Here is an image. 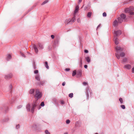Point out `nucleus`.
Here are the masks:
<instances>
[{
  "instance_id": "1",
  "label": "nucleus",
  "mask_w": 134,
  "mask_h": 134,
  "mask_svg": "<svg viewBox=\"0 0 134 134\" xmlns=\"http://www.w3.org/2000/svg\"><path fill=\"white\" fill-rule=\"evenodd\" d=\"M40 102L38 101V100H36L34 102L32 103V107L31 109V112L32 113H33L34 111V109L35 108H37L39 110L40 109L41 107V105H39Z\"/></svg>"
},
{
  "instance_id": "2",
  "label": "nucleus",
  "mask_w": 134,
  "mask_h": 134,
  "mask_svg": "<svg viewBox=\"0 0 134 134\" xmlns=\"http://www.w3.org/2000/svg\"><path fill=\"white\" fill-rule=\"evenodd\" d=\"M115 49L116 51V53H115V56L118 59H120V56L119 54V53L120 52L123 51V49L121 48L120 47L116 46L115 48Z\"/></svg>"
},
{
  "instance_id": "3",
  "label": "nucleus",
  "mask_w": 134,
  "mask_h": 134,
  "mask_svg": "<svg viewBox=\"0 0 134 134\" xmlns=\"http://www.w3.org/2000/svg\"><path fill=\"white\" fill-rule=\"evenodd\" d=\"M42 96V94L40 92L39 90L37 89L35 92V94L34 96L36 100H38V99L41 98Z\"/></svg>"
},
{
  "instance_id": "4",
  "label": "nucleus",
  "mask_w": 134,
  "mask_h": 134,
  "mask_svg": "<svg viewBox=\"0 0 134 134\" xmlns=\"http://www.w3.org/2000/svg\"><path fill=\"white\" fill-rule=\"evenodd\" d=\"M76 14H74V16L71 19H69L68 20H66L65 21L66 24H68L69 23H70L71 22H74L76 20L75 19V17H76Z\"/></svg>"
},
{
  "instance_id": "5",
  "label": "nucleus",
  "mask_w": 134,
  "mask_h": 134,
  "mask_svg": "<svg viewBox=\"0 0 134 134\" xmlns=\"http://www.w3.org/2000/svg\"><path fill=\"white\" fill-rule=\"evenodd\" d=\"M114 34H115L114 36V38L117 37L118 36L120 35L121 34V31L120 30L115 31L114 32Z\"/></svg>"
},
{
  "instance_id": "6",
  "label": "nucleus",
  "mask_w": 134,
  "mask_h": 134,
  "mask_svg": "<svg viewBox=\"0 0 134 134\" xmlns=\"http://www.w3.org/2000/svg\"><path fill=\"white\" fill-rule=\"evenodd\" d=\"M82 70L81 69H79L77 71V77H80L82 76Z\"/></svg>"
},
{
  "instance_id": "7",
  "label": "nucleus",
  "mask_w": 134,
  "mask_h": 134,
  "mask_svg": "<svg viewBox=\"0 0 134 134\" xmlns=\"http://www.w3.org/2000/svg\"><path fill=\"white\" fill-rule=\"evenodd\" d=\"M45 83V81L43 80L38 82L36 83L37 85L39 86H43Z\"/></svg>"
},
{
  "instance_id": "8",
  "label": "nucleus",
  "mask_w": 134,
  "mask_h": 134,
  "mask_svg": "<svg viewBox=\"0 0 134 134\" xmlns=\"http://www.w3.org/2000/svg\"><path fill=\"white\" fill-rule=\"evenodd\" d=\"M37 45L39 47V49H42L44 48L43 44L42 43L39 42L38 43Z\"/></svg>"
},
{
  "instance_id": "9",
  "label": "nucleus",
  "mask_w": 134,
  "mask_h": 134,
  "mask_svg": "<svg viewBox=\"0 0 134 134\" xmlns=\"http://www.w3.org/2000/svg\"><path fill=\"white\" fill-rule=\"evenodd\" d=\"M12 74H10L7 75H5V79H8L12 77Z\"/></svg>"
},
{
  "instance_id": "10",
  "label": "nucleus",
  "mask_w": 134,
  "mask_h": 134,
  "mask_svg": "<svg viewBox=\"0 0 134 134\" xmlns=\"http://www.w3.org/2000/svg\"><path fill=\"white\" fill-rule=\"evenodd\" d=\"M131 65L130 64H126L124 65V68L126 69L129 70L131 69Z\"/></svg>"
},
{
  "instance_id": "11",
  "label": "nucleus",
  "mask_w": 134,
  "mask_h": 134,
  "mask_svg": "<svg viewBox=\"0 0 134 134\" xmlns=\"http://www.w3.org/2000/svg\"><path fill=\"white\" fill-rule=\"evenodd\" d=\"M120 17L124 21H125L126 20V15L124 14H122L120 15Z\"/></svg>"
},
{
  "instance_id": "12",
  "label": "nucleus",
  "mask_w": 134,
  "mask_h": 134,
  "mask_svg": "<svg viewBox=\"0 0 134 134\" xmlns=\"http://www.w3.org/2000/svg\"><path fill=\"white\" fill-rule=\"evenodd\" d=\"M58 42L59 41L58 40H55L53 43V46L54 47H55L58 45Z\"/></svg>"
},
{
  "instance_id": "13",
  "label": "nucleus",
  "mask_w": 134,
  "mask_h": 134,
  "mask_svg": "<svg viewBox=\"0 0 134 134\" xmlns=\"http://www.w3.org/2000/svg\"><path fill=\"white\" fill-rule=\"evenodd\" d=\"M33 47L34 48L35 51L36 53H37L38 52V50L37 48L36 45L34 44L33 46Z\"/></svg>"
},
{
  "instance_id": "14",
  "label": "nucleus",
  "mask_w": 134,
  "mask_h": 134,
  "mask_svg": "<svg viewBox=\"0 0 134 134\" xmlns=\"http://www.w3.org/2000/svg\"><path fill=\"white\" fill-rule=\"evenodd\" d=\"M79 9V7L78 5H77L75 8V9L74 11V14H76V13L78 12Z\"/></svg>"
},
{
  "instance_id": "15",
  "label": "nucleus",
  "mask_w": 134,
  "mask_h": 134,
  "mask_svg": "<svg viewBox=\"0 0 134 134\" xmlns=\"http://www.w3.org/2000/svg\"><path fill=\"white\" fill-rule=\"evenodd\" d=\"M35 79L36 80L38 81H40V79L39 75H36L35 76Z\"/></svg>"
},
{
  "instance_id": "16",
  "label": "nucleus",
  "mask_w": 134,
  "mask_h": 134,
  "mask_svg": "<svg viewBox=\"0 0 134 134\" xmlns=\"http://www.w3.org/2000/svg\"><path fill=\"white\" fill-rule=\"evenodd\" d=\"M11 58L12 56L10 54H8L7 55L6 59L7 60L9 61L10 59Z\"/></svg>"
},
{
  "instance_id": "17",
  "label": "nucleus",
  "mask_w": 134,
  "mask_h": 134,
  "mask_svg": "<svg viewBox=\"0 0 134 134\" xmlns=\"http://www.w3.org/2000/svg\"><path fill=\"white\" fill-rule=\"evenodd\" d=\"M30 106L29 103L27 104L26 106V108L28 111H30Z\"/></svg>"
},
{
  "instance_id": "18",
  "label": "nucleus",
  "mask_w": 134,
  "mask_h": 134,
  "mask_svg": "<svg viewBox=\"0 0 134 134\" xmlns=\"http://www.w3.org/2000/svg\"><path fill=\"white\" fill-rule=\"evenodd\" d=\"M85 59L88 63H89L90 62L91 60L89 57H85Z\"/></svg>"
},
{
  "instance_id": "19",
  "label": "nucleus",
  "mask_w": 134,
  "mask_h": 134,
  "mask_svg": "<svg viewBox=\"0 0 134 134\" xmlns=\"http://www.w3.org/2000/svg\"><path fill=\"white\" fill-rule=\"evenodd\" d=\"M118 22L117 20H115L113 23V25L115 26H117L118 25Z\"/></svg>"
},
{
  "instance_id": "20",
  "label": "nucleus",
  "mask_w": 134,
  "mask_h": 134,
  "mask_svg": "<svg viewBox=\"0 0 134 134\" xmlns=\"http://www.w3.org/2000/svg\"><path fill=\"white\" fill-rule=\"evenodd\" d=\"M90 93V94L91 95V92H90V91L89 90H87L86 93V96L87 97V99H88V98L89 97V93Z\"/></svg>"
},
{
  "instance_id": "21",
  "label": "nucleus",
  "mask_w": 134,
  "mask_h": 134,
  "mask_svg": "<svg viewBox=\"0 0 134 134\" xmlns=\"http://www.w3.org/2000/svg\"><path fill=\"white\" fill-rule=\"evenodd\" d=\"M117 19L118 21V23H121L123 20L121 17H118Z\"/></svg>"
},
{
  "instance_id": "22",
  "label": "nucleus",
  "mask_w": 134,
  "mask_h": 134,
  "mask_svg": "<svg viewBox=\"0 0 134 134\" xmlns=\"http://www.w3.org/2000/svg\"><path fill=\"white\" fill-rule=\"evenodd\" d=\"M115 38V39L114 41L116 45H117L119 44V41H118V39L116 37Z\"/></svg>"
},
{
  "instance_id": "23",
  "label": "nucleus",
  "mask_w": 134,
  "mask_h": 134,
  "mask_svg": "<svg viewBox=\"0 0 134 134\" xmlns=\"http://www.w3.org/2000/svg\"><path fill=\"white\" fill-rule=\"evenodd\" d=\"M130 9L129 8H126L125 10V13H129L130 12Z\"/></svg>"
},
{
  "instance_id": "24",
  "label": "nucleus",
  "mask_w": 134,
  "mask_h": 134,
  "mask_svg": "<svg viewBox=\"0 0 134 134\" xmlns=\"http://www.w3.org/2000/svg\"><path fill=\"white\" fill-rule=\"evenodd\" d=\"M45 66L47 69H49V67L48 65V63L47 62H45Z\"/></svg>"
},
{
  "instance_id": "25",
  "label": "nucleus",
  "mask_w": 134,
  "mask_h": 134,
  "mask_svg": "<svg viewBox=\"0 0 134 134\" xmlns=\"http://www.w3.org/2000/svg\"><path fill=\"white\" fill-rule=\"evenodd\" d=\"M34 90L33 89H30L29 91V93L30 94H32L34 92Z\"/></svg>"
},
{
  "instance_id": "26",
  "label": "nucleus",
  "mask_w": 134,
  "mask_h": 134,
  "mask_svg": "<svg viewBox=\"0 0 134 134\" xmlns=\"http://www.w3.org/2000/svg\"><path fill=\"white\" fill-rule=\"evenodd\" d=\"M76 74L77 75V71L76 70H74L72 73V76H74Z\"/></svg>"
},
{
  "instance_id": "27",
  "label": "nucleus",
  "mask_w": 134,
  "mask_h": 134,
  "mask_svg": "<svg viewBox=\"0 0 134 134\" xmlns=\"http://www.w3.org/2000/svg\"><path fill=\"white\" fill-rule=\"evenodd\" d=\"M92 13L91 12H88L87 14V16L89 18L91 17V16Z\"/></svg>"
},
{
  "instance_id": "28",
  "label": "nucleus",
  "mask_w": 134,
  "mask_h": 134,
  "mask_svg": "<svg viewBox=\"0 0 134 134\" xmlns=\"http://www.w3.org/2000/svg\"><path fill=\"white\" fill-rule=\"evenodd\" d=\"M130 9V11H134V7L133 6L130 7L129 8Z\"/></svg>"
},
{
  "instance_id": "29",
  "label": "nucleus",
  "mask_w": 134,
  "mask_h": 134,
  "mask_svg": "<svg viewBox=\"0 0 134 134\" xmlns=\"http://www.w3.org/2000/svg\"><path fill=\"white\" fill-rule=\"evenodd\" d=\"M125 53L124 52H122L120 53L119 55L120 56H121V57H123L125 56Z\"/></svg>"
},
{
  "instance_id": "30",
  "label": "nucleus",
  "mask_w": 134,
  "mask_h": 134,
  "mask_svg": "<svg viewBox=\"0 0 134 134\" xmlns=\"http://www.w3.org/2000/svg\"><path fill=\"white\" fill-rule=\"evenodd\" d=\"M48 1V0H46L44 1L42 4L41 5H44L47 3Z\"/></svg>"
},
{
  "instance_id": "31",
  "label": "nucleus",
  "mask_w": 134,
  "mask_h": 134,
  "mask_svg": "<svg viewBox=\"0 0 134 134\" xmlns=\"http://www.w3.org/2000/svg\"><path fill=\"white\" fill-rule=\"evenodd\" d=\"M73 93H70L69 95V96L70 98H72L73 97Z\"/></svg>"
},
{
  "instance_id": "32",
  "label": "nucleus",
  "mask_w": 134,
  "mask_h": 134,
  "mask_svg": "<svg viewBox=\"0 0 134 134\" xmlns=\"http://www.w3.org/2000/svg\"><path fill=\"white\" fill-rule=\"evenodd\" d=\"M127 61V59L126 58H124L123 60H122V62H126Z\"/></svg>"
},
{
  "instance_id": "33",
  "label": "nucleus",
  "mask_w": 134,
  "mask_h": 134,
  "mask_svg": "<svg viewBox=\"0 0 134 134\" xmlns=\"http://www.w3.org/2000/svg\"><path fill=\"white\" fill-rule=\"evenodd\" d=\"M119 100L121 104H122L123 103V100L122 98H120L119 99Z\"/></svg>"
},
{
  "instance_id": "34",
  "label": "nucleus",
  "mask_w": 134,
  "mask_h": 134,
  "mask_svg": "<svg viewBox=\"0 0 134 134\" xmlns=\"http://www.w3.org/2000/svg\"><path fill=\"white\" fill-rule=\"evenodd\" d=\"M45 132L46 134H50V133L48 132L47 130H46L45 131Z\"/></svg>"
},
{
  "instance_id": "35",
  "label": "nucleus",
  "mask_w": 134,
  "mask_h": 134,
  "mask_svg": "<svg viewBox=\"0 0 134 134\" xmlns=\"http://www.w3.org/2000/svg\"><path fill=\"white\" fill-rule=\"evenodd\" d=\"M129 13L130 15H132L134 14V12L133 11H130Z\"/></svg>"
},
{
  "instance_id": "36",
  "label": "nucleus",
  "mask_w": 134,
  "mask_h": 134,
  "mask_svg": "<svg viewBox=\"0 0 134 134\" xmlns=\"http://www.w3.org/2000/svg\"><path fill=\"white\" fill-rule=\"evenodd\" d=\"M9 120V119L8 118H7L5 119H4L3 120V122H7Z\"/></svg>"
},
{
  "instance_id": "37",
  "label": "nucleus",
  "mask_w": 134,
  "mask_h": 134,
  "mask_svg": "<svg viewBox=\"0 0 134 134\" xmlns=\"http://www.w3.org/2000/svg\"><path fill=\"white\" fill-rule=\"evenodd\" d=\"M44 105V102H42L41 103L40 105H41V106L42 107H43Z\"/></svg>"
},
{
  "instance_id": "38",
  "label": "nucleus",
  "mask_w": 134,
  "mask_h": 134,
  "mask_svg": "<svg viewBox=\"0 0 134 134\" xmlns=\"http://www.w3.org/2000/svg\"><path fill=\"white\" fill-rule=\"evenodd\" d=\"M121 107L123 109H125V106L124 105H121Z\"/></svg>"
},
{
  "instance_id": "39",
  "label": "nucleus",
  "mask_w": 134,
  "mask_h": 134,
  "mask_svg": "<svg viewBox=\"0 0 134 134\" xmlns=\"http://www.w3.org/2000/svg\"><path fill=\"white\" fill-rule=\"evenodd\" d=\"M48 49L49 51H50L52 47L51 45L49 46L48 47Z\"/></svg>"
},
{
  "instance_id": "40",
  "label": "nucleus",
  "mask_w": 134,
  "mask_h": 134,
  "mask_svg": "<svg viewBox=\"0 0 134 134\" xmlns=\"http://www.w3.org/2000/svg\"><path fill=\"white\" fill-rule=\"evenodd\" d=\"M20 125L19 124H18V125H17L16 126V129H19L20 128Z\"/></svg>"
},
{
  "instance_id": "41",
  "label": "nucleus",
  "mask_w": 134,
  "mask_h": 134,
  "mask_svg": "<svg viewBox=\"0 0 134 134\" xmlns=\"http://www.w3.org/2000/svg\"><path fill=\"white\" fill-rule=\"evenodd\" d=\"M82 57H80V63H82Z\"/></svg>"
},
{
  "instance_id": "42",
  "label": "nucleus",
  "mask_w": 134,
  "mask_h": 134,
  "mask_svg": "<svg viewBox=\"0 0 134 134\" xmlns=\"http://www.w3.org/2000/svg\"><path fill=\"white\" fill-rule=\"evenodd\" d=\"M21 55L23 57L25 58L26 57L25 56V55L23 53H21V52H20Z\"/></svg>"
},
{
  "instance_id": "43",
  "label": "nucleus",
  "mask_w": 134,
  "mask_h": 134,
  "mask_svg": "<svg viewBox=\"0 0 134 134\" xmlns=\"http://www.w3.org/2000/svg\"><path fill=\"white\" fill-rule=\"evenodd\" d=\"M70 122V121L69 120H67L66 121V122L67 124H69Z\"/></svg>"
},
{
  "instance_id": "44",
  "label": "nucleus",
  "mask_w": 134,
  "mask_h": 134,
  "mask_svg": "<svg viewBox=\"0 0 134 134\" xmlns=\"http://www.w3.org/2000/svg\"><path fill=\"white\" fill-rule=\"evenodd\" d=\"M103 16L105 17L107 16V14L105 12H104L103 14Z\"/></svg>"
},
{
  "instance_id": "45",
  "label": "nucleus",
  "mask_w": 134,
  "mask_h": 134,
  "mask_svg": "<svg viewBox=\"0 0 134 134\" xmlns=\"http://www.w3.org/2000/svg\"><path fill=\"white\" fill-rule=\"evenodd\" d=\"M33 127H34L35 129H36L37 128V125L36 124H34V125L32 126Z\"/></svg>"
},
{
  "instance_id": "46",
  "label": "nucleus",
  "mask_w": 134,
  "mask_h": 134,
  "mask_svg": "<svg viewBox=\"0 0 134 134\" xmlns=\"http://www.w3.org/2000/svg\"><path fill=\"white\" fill-rule=\"evenodd\" d=\"M34 73L35 74H37L38 73V71L37 70H36L34 71Z\"/></svg>"
},
{
  "instance_id": "47",
  "label": "nucleus",
  "mask_w": 134,
  "mask_h": 134,
  "mask_svg": "<svg viewBox=\"0 0 134 134\" xmlns=\"http://www.w3.org/2000/svg\"><path fill=\"white\" fill-rule=\"evenodd\" d=\"M61 104L62 105H63L64 104V103L63 100H61Z\"/></svg>"
},
{
  "instance_id": "48",
  "label": "nucleus",
  "mask_w": 134,
  "mask_h": 134,
  "mask_svg": "<svg viewBox=\"0 0 134 134\" xmlns=\"http://www.w3.org/2000/svg\"><path fill=\"white\" fill-rule=\"evenodd\" d=\"M9 88H10V89H12L13 88V86L12 85H10L9 86Z\"/></svg>"
},
{
  "instance_id": "49",
  "label": "nucleus",
  "mask_w": 134,
  "mask_h": 134,
  "mask_svg": "<svg viewBox=\"0 0 134 134\" xmlns=\"http://www.w3.org/2000/svg\"><path fill=\"white\" fill-rule=\"evenodd\" d=\"M82 63H80V64H79V66L80 67H82Z\"/></svg>"
},
{
  "instance_id": "50",
  "label": "nucleus",
  "mask_w": 134,
  "mask_h": 134,
  "mask_svg": "<svg viewBox=\"0 0 134 134\" xmlns=\"http://www.w3.org/2000/svg\"><path fill=\"white\" fill-rule=\"evenodd\" d=\"M70 70V69L69 68H66L65 69V70L66 71H69Z\"/></svg>"
},
{
  "instance_id": "51",
  "label": "nucleus",
  "mask_w": 134,
  "mask_h": 134,
  "mask_svg": "<svg viewBox=\"0 0 134 134\" xmlns=\"http://www.w3.org/2000/svg\"><path fill=\"white\" fill-rule=\"evenodd\" d=\"M88 52V51L87 50L85 49L84 50V52L86 53H87Z\"/></svg>"
},
{
  "instance_id": "52",
  "label": "nucleus",
  "mask_w": 134,
  "mask_h": 134,
  "mask_svg": "<svg viewBox=\"0 0 134 134\" xmlns=\"http://www.w3.org/2000/svg\"><path fill=\"white\" fill-rule=\"evenodd\" d=\"M83 85H87V83L86 82H83Z\"/></svg>"
},
{
  "instance_id": "53",
  "label": "nucleus",
  "mask_w": 134,
  "mask_h": 134,
  "mask_svg": "<svg viewBox=\"0 0 134 134\" xmlns=\"http://www.w3.org/2000/svg\"><path fill=\"white\" fill-rule=\"evenodd\" d=\"M22 105H20L19 106H18V107L17 108L18 109L20 108H21L22 107Z\"/></svg>"
},
{
  "instance_id": "54",
  "label": "nucleus",
  "mask_w": 134,
  "mask_h": 134,
  "mask_svg": "<svg viewBox=\"0 0 134 134\" xmlns=\"http://www.w3.org/2000/svg\"><path fill=\"white\" fill-rule=\"evenodd\" d=\"M77 21L78 23H80L81 21L80 19L79 18L77 19Z\"/></svg>"
},
{
  "instance_id": "55",
  "label": "nucleus",
  "mask_w": 134,
  "mask_h": 134,
  "mask_svg": "<svg viewBox=\"0 0 134 134\" xmlns=\"http://www.w3.org/2000/svg\"><path fill=\"white\" fill-rule=\"evenodd\" d=\"M34 65V69H36V65L35 64H34V65Z\"/></svg>"
},
{
  "instance_id": "56",
  "label": "nucleus",
  "mask_w": 134,
  "mask_h": 134,
  "mask_svg": "<svg viewBox=\"0 0 134 134\" xmlns=\"http://www.w3.org/2000/svg\"><path fill=\"white\" fill-rule=\"evenodd\" d=\"M65 82H63V83H62V85L63 86H64L65 85Z\"/></svg>"
},
{
  "instance_id": "57",
  "label": "nucleus",
  "mask_w": 134,
  "mask_h": 134,
  "mask_svg": "<svg viewBox=\"0 0 134 134\" xmlns=\"http://www.w3.org/2000/svg\"><path fill=\"white\" fill-rule=\"evenodd\" d=\"M51 36L52 39H54V35H52Z\"/></svg>"
},
{
  "instance_id": "58",
  "label": "nucleus",
  "mask_w": 134,
  "mask_h": 134,
  "mask_svg": "<svg viewBox=\"0 0 134 134\" xmlns=\"http://www.w3.org/2000/svg\"><path fill=\"white\" fill-rule=\"evenodd\" d=\"M88 66L87 65H86L84 66V67L85 69H87V68Z\"/></svg>"
},
{
  "instance_id": "59",
  "label": "nucleus",
  "mask_w": 134,
  "mask_h": 134,
  "mask_svg": "<svg viewBox=\"0 0 134 134\" xmlns=\"http://www.w3.org/2000/svg\"><path fill=\"white\" fill-rule=\"evenodd\" d=\"M132 73H134V67L132 68Z\"/></svg>"
},
{
  "instance_id": "60",
  "label": "nucleus",
  "mask_w": 134,
  "mask_h": 134,
  "mask_svg": "<svg viewBox=\"0 0 134 134\" xmlns=\"http://www.w3.org/2000/svg\"><path fill=\"white\" fill-rule=\"evenodd\" d=\"M82 0H79L78 3L79 4L80 3L82 2Z\"/></svg>"
},
{
  "instance_id": "61",
  "label": "nucleus",
  "mask_w": 134,
  "mask_h": 134,
  "mask_svg": "<svg viewBox=\"0 0 134 134\" xmlns=\"http://www.w3.org/2000/svg\"><path fill=\"white\" fill-rule=\"evenodd\" d=\"M101 25V24H99L98 25V26H97V29H98V28Z\"/></svg>"
},
{
  "instance_id": "62",
  "label": "nucleus",
  "mask_w": 134,
  "mask_h": 134,
  "mask_svg": "<svg viewBox=\"0 0 134 134\" xmlns=\"http://www.w3.org/2000/svg\"><path fill=\"white\" fill-rule=\"evenodd\" d=\"M64 134H68V133L67 132H65L64 133Z\"/></svg>"
},
{
  "instance_id": "63",
  "label": "nucleus",
  "mask_w": 134,
  "mask_h": 134,
  "mask_svg": "<svg viewBox=\"0 0 134 134\" xmlns=\"http://www.w3.org/2000/svg\"><path fill=\"white\" fill-rule=\"evenodd\" d=\"M27 52L28 54H30V53L29 52Z\"/></svg>"
},
{
  "instance_id": "64",
  "label": "nucleus",
  "mask_w": 134,
  "mask_h": 134,
  "mask_svg": "<svg viewBox=\"0 0 134 134\" xmlns=\"http://www.w3.org/2000/svg\"><path fill=\"white\" fill-rule=\"evenodd\" d=\"M35 61H34V64H35Z\"/></svg>"
}]
</instances>
